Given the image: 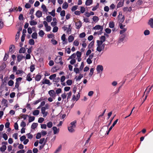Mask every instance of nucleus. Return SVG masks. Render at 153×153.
Masks as SVG:
<instances>
[{"mask_svg":"<svg viewBox=\"0 0 153 153\" xmlns=\"http://www.w3.org/2000/svg\"><path fill=\"white\" fill-rule=\"evenodd\" d=\"M7 101L3 98L1 101V104L3 105L4 106H5V107H8V104H7Z\"/></svg>","mask_w":153,"mask_h":153,"instance_id":"9","label":"nucleus"},{"mask_svg":"<svg viewBox=\"0 0 153 153\" xmlns=\"http://www.w3.org/2000/svg\"><path fill=\"white\" fill-rule=\"evenodd\" d=\"M83 75L82 74H80L79 76H78L77 78L76 79V81L80 80L83 77Z\"/></svg>","mask_w":153,"mask_h":153,"instance_id":"44","label":"nucleus"},{"mask_svg":"<svg viewBox=\"0 0 153 153\" xmlns=\"http://www.w3.org/2000/svg\"><path fill=\"white\" fill-rule=\"evenodd\" d=\"M48 94L51 97H53L55 96L56 93L54 90H52L48 91Z\"/></svg>","mask_w":153,"mask_h":153,"instance_id":"5","label":"nucleus"},{"mask_svg":"<svg viewBox=\"0 0 153 153\" xmlns=\"http://www.w3.org/2000/svg\"><path fill=\"white\" fill-rule=\"evenodd\" d=\"M32 37L33 39H36L37 38V34L36 32H34L32 35Z\"/></svg>","mask_w":153,"mask_h":153,"instance_id":"25","label":"nucleus"},{"mask_svg":"<svg viewBox=\"0 0 153 153\" xmlns=\"http://www.w3.org/2000/svg\"><path fill=\"white\" fill-rule=\"evenodd\" d=\"M43 9V11L45 13H47L48 11V9L46 8V6L44 4H43L41 7Z\"/></svg>","mask_w":153,"mask_h":153,"instance_id":"23","label":"nucleus"},{"mask_svg":"<svg viewBox=\"0 0 153 153\" xmlns=\"http://www.w3.org/2000/svg\"><path fill=\"white\" fill-rule=\"evenodd\" d=\"M109 25V27L111 28H113L114 26V23L113 22H110Z\"/></svg>","mask_w":153,"mask_h":153,"instance_id":"33","label":"nucleus"},{"mask_svg":"<svg viewBox=\"0 0 153 153\" xmlns=\"http://www.w3.org/2000/svg\"><path fill=\"white\" fill-rule=\"evenodd\" d=\"M74 71L77 74L79 73L80 70L78 68H75L74 69Z\"/></svg>","mask_w":153,"mask_h":153,"instance_id":"45","label":"nucleus"},{"mask_svg":"<svg viewBox=\"0 0 153 153\" xmlns=\"http://www.w3.org/2000/svg\"><path fill=\"white\" fill-rule=\"evenodd\" d=\"M103 43L102 41L100 40H97V46H102V45L103 44Z\"/></svg>","mask_w":153,"mask_h":153,"instance_id":"38","label":"nucleus"},{"mask_svg":"<svg viewBox=\"0 0 153 153\" xmlns=\"http://www.w3.org/2000/svg\"><path fill=\"white\" fill-rule=\"evenodd\" d=\"M58 28L57 26H55L53 30V32L54 33H56L58 31Z\"/></svg>","mask_w":153,"mask_h":153,"instance_id":"55","label":"nucleus"},{"mask_svg":"<svg viewBox=\"0 0 153 153\" xmlns=\"http://www.w3.org/2000/svg\"><path fill=\"white\" fill-rule=\"evenodd\" d=\"M103 67L102 65H98L97 67V74L100 72H102L103 70Z\"/></svg>","mask_w":153,"mask_h":153,"instance_id":"2","label":"nucleus"},{"mask_svg":"<svg viewBox=\"0 0 153 153\" xmlns=\"http://www.w3.org/2000/svg\"><path fill=\"white\" fill-rule=\"evenodd\" d=\"M35 120V117L34 116L30 117H29V119L28 121L29 123H30L33 121H34Z\"/></svg>","mask_w":153,"mask_h":153,"instance_id":"35","label":"nucleus"},{"mask_svg":"<svg viewBox=\"0 0 153 153\" xmlns=\"http://www.w3.org/2000/svg\"><path fill=\"white\" fill-rule=\"evenodd\" d=\"M39 110H35L33 112V115L36 116L39 114Z\"/></svg>","mask_w":153,"mask_h":153,"instance_id":"29","label":"nucleus"},{"mask_svg":"<svg viewBox=\"0 0 153 153\" xmlns=\"http://www.w3.org/2000/svg\"><path fill=\"white\" fill-rule=\"evenodd\" d=\"M41 136H42L41 134L40 133H38L37 134V135H36V138L37 139H39L41 137Z\"/></svg>","mask_w":153,"mask_h":153,"instance_id":"57","label":"nucleus"},{"mask_svg":"<svg viewBox=\"0 0 153 153\" xmlns=\"http://www.w3.org/2000/svg\"><path fill=\"white\" fill-rule=\"evenodd\" d=\"M104 48L105 44H103L102 45V46H97V50L99 52H100L104 49Z\"/></svg>","mask_w":153,"mask_h":153,"instance_id":"3","label":"nucleus"},{"mask_svg":"<svg viewBox=\"0 0 153 153\" xmlns=\"http://www.w3.org/2000/svg\"><path fill=\"white\" fill-rule=\"evenodd\" d=\"M93 1L92 0H87L85 4L87 6H89L92 4Z\"/></svg>","mask_w":153,"mask_h":153,"instance_id":"19","label":"nucleus"},{"mask_svg":"<svg viewBox=\"0 0 153 153\" xmlns=\"http://www.w3.org/2000/svg\"><path fill=\"white\" fill-rule=\"evenodd\" d=\"M94 68H91L90 69V73H89V76L90 77L92 75H93V73H94Z\"/></svg>","mask_w":153,"mask_h":153,"instance_id":"32","label":"nucleus"},{"mask_svg":"<svg viewBox=\"0 0 153 153\" xmlns=\"http://www.w3.org/2000/svg\"><path fill=\"white\" fill-rule=\"evenodd\" d=\"M99 18L97 16H94L93 18V20L94 22H97L99 20Z\"/></svg>","mask_w":153,"mask_h":153,"instance_id":"50","label":"nucleus"},{"mask_svg":"<svg viewBox=\"0 0 153 153\" xmlns=\"http://www.w3.org/2000/svg\"><path fill=\"white\" fill-rule=\"evenodd\" d=\"M61 145H60L58 148V149L56 150L54 153H58L61 150Z\"/></svg>","mask_w":153,"mask_h":153,"instance_id":"43","label":"nucleus"},{"mask_svg":"<svg viewBox=\"0 0 153 153\" xmlns=\"http://www.w3.org/2000/svg\"><path fill=\"white\" fill-rule=\"evenodd\" d=\"M122 16V13H119V15L118 16V21H119V23H122L125 20V17L124 16Z\"/></svg>","mask_w":153,"mask_h":153,"instance_id":"1","label":"nucleus"},{"mask_svg":"<svg viewBox=\"0 0 153 153\" xmlns=\"http://www.w3.org/2000/svg\"><path fill=\"white\" fill-rule=\"evenodd\" d=\"M41 76L39 74L36 75L35 77V80L36 81H39L41 79Z\"/></svg>","mask_w":153,"mask_h":153,"instance_id":"15","label":"nucleus"},{"mask_svg":"<svg viewBox=\"0 0 153 153\" xmlns=\"http://www.w3.org/2000/svg\"><path fill=\"white\" fill-rule=\"evenodd\" d=\"M52 123L51 122H48L47 123V126L49 128H51L52 127Z\"/></svg>","mask_w":153,"mask_h":153,"instance_id":"48","label":"nucleus"},{"mask_svg":"<svg viewBox=\"0 0 153 153\" xmlns=\"http://www.w3.org/2000/svg\"><path fill=\"white\" fill-rule=\"evenodd\" d=\"M75 25L76 26V28L79 29L82 26V23L81 22L79 21L78 22L75 23Z\"/></svg>","mask_w":153,"mask_h":153,"instance_id":"8","label":"nucleus"},{"mask_svg":"<svg viewBox=\"0 0 153 153\" xmlns=\"http://www.w3.org/2000/svg\"><path fill=\"white\" fill-rule=\"evenodd\" d=\"M99 6V4L98 3L97 4V5L95 6L92 9V10L94 11L96 10L97 9V8Z\"/></svg>","mask_w":153,"mask_h":153,"instance_id":"59","label":"nucleus"},{"mask_svg":"<svg viewBox=\"0 0 153 153\" xmlns=\"http://www.w3.org/2000/svg\"><path fill=\"white\" fill-rule=\"evenodd\" d=\"M74 37L72 35L70 36L68 38V40L69 42H72L74 40Z\"/></svg>","mask_w":153,"mask_h":153,"instance_id":"24","label":"nucleus"},{"mask_svg":"<svg viewBox=\"0 0 153 153\" xmlns=\"http://www.w3.org/2000/svg\"><path fill=\"white\" fill-rule=\"evenodd\" d=\"M62 60V58L59 56H57L55 58V61L57 63H59Z\"/></svg>","mask_w":153,"mask_h":153,"instance_id":"7","label":"nucleus"},{"mask_svg":"<svg viewBox=\"0 0 153 153\" xmlns=\"http://www.w3.org/2000/svg\"><path fill=\"white\" fill-rule=\"evenodd\" d=\"M21 117L22 118H23L24 120H26L27 119V117L28 116L27 114H21Z\"/></svg>","mask_w":153,"mask_h":153,"instance_id":"52","label":"nucleus"},{"mask_svg":"<svg viewBox=\"0 0 153 153\" xmlns=\"http://www.w3.org/2000/svg\"><path fill=\"white\" fill-rule=\"evenodd\" d=\"M148 24L151 28H153V18L149 19Z\"/></svg>","mask_w":153,"mask_h":153,"instance_id":"12","label":"nucleus"},{"mask_svg":"<svg viewBox=\"0 0 153 153\" xmlns=\"http://www.w3.org/2000/svg\"><path fill=\"white\" fill-rule=\"evenodd\" d=\"M84 62H82L81 63L80 67L79 68V69L80 70V71H81L82 70V69L83 68V67H84Z\"/></svg>","mask_w":153,"mask_h":153,"instance_id":"53","label":"nucleus"},{"mask_svg":"<svg viewBox=\"0 0 153 153\" xmlns=\"http://www.w3.org/2000/svg\"><path fill=\"white\" fill-rule=\"evenodd\" d=\"M29 44L31 45H33L34 44L35 42L34 40L33 39H31L29 40Z\"/></svg>","mask_w":153,"mask_h":153,"instance_id":"36","label":"nucleus"},{"mask_svg":"<svg viewBox=\"0 0 153 153\" xmlns=\"http://www.w3.org/2000/svg\"><path fill=\"white\" fill-rule=\"evenodd\" d=\"M51 42L54 45H56L57 43V41L56 40L54 39H52L51 40Z\"/></svg>","mask_w":153,"mask_h":153,"instance_id":"49","label":"nucleus"},{"mask_svg":"<svg viewBox=\"0 0 153 153\" xmlns=\"http://www.w3.org/2000/svg\"><path fill=\"white\" fill-rule=\"evenodd\" d=\"M60 15L62 16H65V11L64 10L61 11Z\"/></svg>","mask_w":153,"mask_h":153,"instance_id":"60","label":"nucleus"},{"mask_svg":"<svg viewBox=\"0 0 153 153\" xmlns=\"http://www.w3.org/2000/svg\"><path fill=\"white\" fill-rule=\"evenodd\" d=\"M85 33L84 32H83L80 33L79 35V37L80 38H82L84 37L85 36Z\"/></svg>","mask_w":153,"mask_h":153,"instance_id":"61","label":"nucleus"},{"mask_svg":"<svg viewBox=\"0 0 153 153\" xmlns=\"http://www.w3.org/2000/svg\"><path fill=\"white\" fill-rule=\"evenodd\" d=\"M52 19V17L50 16H48L46 17V21L48 22H50Z\"/></svg>","mask_w":153,"mask_h":153,"instance_id":"28","label":"nucleus"},{"mask_svg":"<svg viewBox=\"0 0 153 153\" xmlns=\"http://www.w3.org/2000/svg\"><path fill=\"white\" fill-rule=\"evenodd\" d=\"M68 6V4L66 2H65L64 3L62 6V8L63 9H66Z\"/></svg>","mask_w":153,"mask_h":153,"instance_id":"26","label":"nucleus"},{"mask_svg":"<svg viewBox=\"0 0 153 153\" xmlns=\"http://www.w3.org/2000/svg\"><path fill=\"white\" fill-rule=\"evenodd\" d=\"M52 129L53 131L54 134H56L59 131V129H58L56 127H53Z\"/></svg>","mask_w":153,"mask_h":153,"instance_id":"21","label":"nucleus"},{"mask_svg":"<svg viewBox=\"0 0 153 153\" xmlns=\"http://www.w3.org/2000/svg\"><path fill=\"white\" fill-rule=\"evenodd\" d=\"M144 33L145 35H148L149 34L150 31L148 30H146L144 31Z\"/></svg>","mask_w":153,"mask_h":153,"instance_id":"64","label":"nucleus"},{"mask_svg":"<svg viewBox=\"0 0 153 153\" xmlns=\"http://www.w3.org/2000/svg\"><path fill=\"white\" fill-rule=\"evenodd\" d=\"M93 29L94 30H103V28L102 26H101L100 25H96L93 28Z\"/></svg>","mask_w":153,"mask_h":153,"instance_id":"14","label":"nucleus"},{"mask_svg":"<svg viewBox=\"0 0 153 153\" xmlns=\"http://www.w3.org/2000/svg\"><path fill=\"white\" fill-rule=\"evenodd\" d=\"M78 6L77 5H75L73 6L71 8V10L72 12H74L76 10Z\"/></svg>","mask_w":153,"mask_h":153,"instance_id":"47","label":"nucleus"},{"mask_svg":"<svg viewBox=\"0 0 153 153\" xmlns=\"http://www.w3.org/2000/svg\"><path fill=\"white\" fill-rule=\"evenodd\" d=\"M30 24L31 26L35 25L37 24V22L34 20H32L30 22Z\"/></svg>","mask_w":153,"mask_h":153,"instance_id":"34","label":"nucleus"},{"mask_svg":"<svg viewBox=\"0 0 153 153\" xmlns=\"http://www.w3.org/2000/svg\"><path fill=\"white\" fill-rule=\"evenodd\" d=\"M36 15L37 17L40 18L42 16V12L40 10H38L36 13Z\"/></svg>","mask_w":153,"mask_h":153,"instance_id":"13","label":"nucleus"},{"mask_svg":"<svg viewBox=\"0 0 153 153\" xmlns=\"http://www.w3.org/2000/svg\"><path fill=\"white\" fill-rule=\"evenodd\" d=\"M44 120V119L42 117H40L39 118L38 122L39 123H42Z\"/></svg>","mask_w":153,"mask_h":153,"instance_id":"56","label":"nucleus"},{"mask_svg":"<svg viewBox=\"0 0 153 153\" xmlns=\"http://www.w3.org/2000/svg\"><path fill=\"white\" fill-rule=\"evenodd\" d=\"M15 48V46L14 45H11L9 48V52H12L13 49Z\"/></svg>","mask_w":153,"mask_h":153,"instance_id":"40","label":"nucleus"},{"mask_svg":"<svg viewBox=\"0 0 153 153\" xmlns=\"http://www.w3.org/2000/svg\"><path fill=\"white\" fill-rule=\"evenodd\" d=\"M31 74L30 73H29L26 77V80L28 81H30L32 80V79L31 78Z\"/></svg>","mask_w":153,"mask_h":153,"instance_id":"18","label":"nucleus"},{"mask_svg":"<svg viewBox=\"0 0 153 153\" xmlns=\"http://www.w3.org/2000/svg\"><path fill=\"white\" fill-rule=\"evenodd\" d=\"M46 109L44 107H42L41 108V112L43 114V117H45L47 115V112H45Z\"/></svg>","mask_w":153,"mask_h":153,"instance_id":"10","label":"nucleus"},{"mask_svg":"<svg viewBox=\"0 0 153 153\" xmlns=\"http://www.w3.org/2000/svg\"><path fill=\"white\" fill-rule=\"evenodd\" d=\"M20 126L21 127H23V128L25 127L26 126V124L25 122L23 121L20 124Z\"/></svg>","mask_w":153,"mask_h":153,"instance_id":"58","label":"nucleus"},{"mask_svg":"<svg viewBox=\"0 0 153 153\" xmlns=\"http://www.w3.org/2000/svg\"><path fill=\"white\" fill-rule=\"evenodd\" d=\"M126 30V28H124L122 30H120V34L121 35L123 34V33H124Z\"/></svg>","mask_w":153,"mask_h":153,"instance_id":"51","label":"nucleus"},{"mask_svg":"<svg viewBox=\"0 0 153 153\" xmlns=\"http://www.w3.org/2000/svg\"><path fill=\"white\" fill-rule=\"evenodd\" d=\"M42 84H47L48 85H50L52 84V83L50 82V81L47 79H43L42 82Z\"/></svg>","mask_w":153,"mask_h":153,"instance_id":"4","label":"nucleus"},{"mask_svg":"<svg viewBox=\"0 0 153 153\" xmlns=\"http://www.w3.org/2000/svg\"><path fill=\"white\" fill-rule=\"evenodd\" d=\"M7 147L5 145H3L0 148V151L2 152H4L6 149Z\"/></svg>","mask_w":153,"mask_h":153,"instance_id":"20","label":"nucleus"},{"mask_svg":"<svg viewBox=\"0 0 153 153\" xmlns=\"http://www.w3.org/2000/svg\"><path fill=\"white\" fill-rule=\"evenodd\" d=\"M73 128H74V127H72L71 126L70 127H68V129L70 132H74V131Z\"/></svg>","mask_w":153,"mask_h":153,"instance_id":"31","label":"nucleus"},{"mask_svg":"<svg viewBox=\"0 0 153 153\" xmlns=\"http://www.w3.org/2000/svg\"><path fill=\"white\" fill-rule=\"evenodd\" d=\"M23 58H25V56L22 54H18L17 55V61L18 62H20Z\"/></svg>","mask_w":153,"mask_h":153,"instance_id":"6","label":"nucleus"},{"mask_svg":"<svg viewBox=\"0 0 153 153\" xmlns=\"http://www.w3.org/2000/svg\"><path fill=\"white\" fill-rule=\"evenodd\" d=\"M14 84V82L12 80H10L8 82V85L9 86H12Z\"/></svg>","mask_w":153,"mask_h":153,"instance_id":"46","label":"nucleus"},{"mask_svg":"<svg viewBox=\"0 0 153 153\" xmlns=\"http://www.w3.org/2000/svg\"><path fill=\"white\" fill-rule=\"evenodd\" d=\"M94 44V41H92L91 42L88 46V48L89 49H90L92 47Z\"/></svg>","mask_w":153,"mask_h":153,"instance_id":"27","label":"nucleus"},{"mask_svg":"<svg viewBox=\"0 0 153 153\" xmlns=\"http://www.w3.org/2000/svg\"><path fill=\"white\" fill-rule=\"evenodd\" d=\"M38 124L37 123H33L31 126V128L32 129H35L37 126Z\"/></svg>","mask_w":153,"mask_h":153,"instance_id":"16","label":"nucleus"},{"mask_svg":"<svg viewBox=\"0 0 153 153\" xmlns=\"http://www.w3.org/2000/svg\"><path fill=\"white\" fill-rule=\"evenodd\" d=\"M47 36L48 37V38H54V34H48V35H47Z\"/></svg>","mask_w":153,"mask_h":153,"instance_id":"63","label":"nucleus"},{"mask_svg":"<svg viewBox=\"0 0 153 153\" xmlns=\"http://www.w3.org/2000/svg\"><path fill=\"white\" fill-rule=\"evenodd\" d=\"M100 41H102L103 42H104L105 40V37L104 36H102L100 37Z\"/></svg>","mask_w":153,"mask_h":153,"instance_id":"54","label":"nucleus"},{"mask_svg":"<svg viewBox=\"0 0 153 153\" xmlns=\"http://www.w3.org/2000/svg\"><path fill=\"white\" fill-rule=\"evenodd\" d=\"M26 50L25 48L22 47L19 51V53H25V52Z\"/></svg>","mask_w":153,"mask_h":153,"instance_id":"22","label":"nucleus"},{"mask_svg":"<svg viewBox=\"0 0 153 153\" xmlns=\"http://www.w3.org/2000/svg\"><path fill=\"white\" fill-rule=\"evenodd\" d=\"M124 1L119 2L117 4V7L119 8L122 7L123 5Z\"/></svg>","mask_w":153,"mask_h":153,"instance_id":"17","label":"nucleus"},{"mask_svg":"<svg viewBox=\"0 0 153 153\" xmlns=\"http://www.w3.org/2000/svg\"><path fill=\"white\" fill-rule=\"evenodd\" d=\"M67 84L68 85H71L72 83V81L71 79H68L66 82Z\"/></svg>","mask_w":153,"mask_h":153,"instance_id":"37","label":"nucleus"},{"mask_svg":"<svg viewBox=\"0 0 153 153\" xmlns=\"http://www.w3.org/2000/svg\"><path fill=\"white\" fill-rule=\"evenodd\" d=\"M56 75L55 74H54L52 75H51L49 77V78L51 80L53 79L54 80L55 78L56 77Z\"/></svg>","mask_w":153,"mask_h":153,"instance_id":"30","label":"nucleus"},{"mask_svg":"<svg viewBox=\"0 0 153 153\" xmlns=\"http://www.w3.org/2000/svg\"><path fill=\"white\" fill-rule=\"evenodd\" d=\"M49 13L50 14L52 15L53 17L55 16V10H53L51 12H49Z\"/></svg>","mask_w":153,"mask_h":153,"instance_id":"42","label":"nucleus"},{"mask_svg":"<svg viewBox=\"0 0 153 153\" xmlns=\"http://www.w3.org/2000/svg\"><path fill=\"white\" fill-rule=\"evenodd\" d=\"M44 32H43V31L41 30H40L39 31V35L41 37H42L44 35Z\"/></svg>","mask_w":153,"mask_h":153,"instance_id":"41","label":"nucleus"},{"mask_svg":"<svg viewBox=\"0 0 153 153\" xmlns=\"http://www.w3.org/2000/svg\"><path fill=\"white\" fill-rule=\"evenodd\" d=\"M62 92V89L61 88H58L56 90V93L57 94H59L61 93Z\"/></svg>","mask_w":153,"mask_h":153,"instance_id":"62","label":"nucleus"},{"mask_svg":"<svg viewBox=\"0 0 153 153\" xmlns=\"http://www.w3.org/2000/svg\"><path fill=\"white\" fill-rule=\"evenodd\" d=\"M125 37L126 35L125 34L121 35L119 38V39L118 41L120 43L122 42L124 40Z\"/></svg>","mask_w":153,"mask_h":153,"instance_id":"11","label":"nucleus"},{"mask_svg":"<svg viewBox=\"0 0 153 153\" xmlns=\"http://www.w3.org/2000/svg\"><path fill=\"white\" fill-rule=\"evenodd\" d=\"M30 71L31 72H33L35 69V65H31L30 67Z\"/></svg>","mask_w":153,"mask_h":153,"instance_id":"39","label":"nucleus"}]
</instances>
